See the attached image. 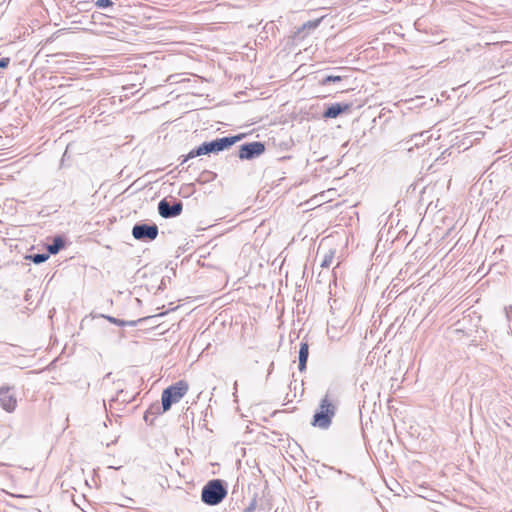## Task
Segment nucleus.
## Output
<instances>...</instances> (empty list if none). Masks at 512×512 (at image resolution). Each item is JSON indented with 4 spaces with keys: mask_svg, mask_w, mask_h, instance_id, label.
Instances as JSON below:
<instances>
[{
    "mask_svg": "<svg viewBox=\"0 0 512 512\" xmlns=\"http://www.w3.org/2000/svg\"><path fill=\"white\" fill-rule=\"evenodd\" d=\"M255 509V502H252L246 509L245 512H253Z\"/></svg>",
    "mask_w": 512,
    "mask_h": 512,
    "instance_id": "nucleus-21",
    "label": "nucleus"
},
{
    "mask_svg": "<svg viewBox=\"0 0 512 512\" xmlns=\"http://www.w3.org/2000/svg\"><path fill=\"white\" fill-rule=\"evenodd\" d=\"M227 495V488L224 482L220 479L210 480L201 492V500L209 506L218 505L223 501Z\"/></svg>",
    "mask_w": 512,
    "mask_h": 512,
    "instance_id": "nucleus-3",
    "label": "nucleus"
},
{
    "mask_svg": "<svg viewBox=\"0 0 512 512\" xmlns=\"http://www.w3.org/2000/svg\"><path fill=\"white\" fill-rule=\"evenodd\" d=\"M265 151V145L262 142L245 143L239 148V158L242 160L254 159Z\"/></svg>",
    "mask_w": 512,
    "mask_h": 512,
    "instance_id": "nucleus-6",
    "label": "nucleus"
},
{
    "mask_svg": "<svg viewBox=\"0 0 512 512\" xmlns=\"http://www.w3.org/2000/svg\"><path fill=\"white\" fill-rule=\"evenodd\" d=\"M0 405L1 407L11 413L16 409L17 399L15 394L11 392V389L8 387L0 388Z\"/></svg>",
    "mask_w": 512,
    "mask_h": 512,
    "instance_id": "nucleus-8",
    "label": "nucleus"
},
{
    "mask_svg": "<svg viewBox=\"0 0 512 512\" xmlns=\"http://www.w3.org/2000/svg\"><path fill=\"white\" fill-rule=\"evenodd\" d=\"M183 209V204L181 201H176L173 204H170L166 199L161 200L158 203V212L163 218H173L181 214Z\"/></svg>",
    "mask_w": 512,
    "mask_h": 512,
    "instance_id": "nucleus-7",
    "label": "nucleus"
},
{
    "mask_svg": "<svg viewBox=\"0 0 512 512\" xmlns=\"http://www.w3.org/2000/svg\"><path fill=\"white\" fill-rule=\"evenodd\" d=\"M104 318H106L110 323H113L115 325H118V326H136L137 325V322L136 321H124V320H121V319H118V318H115V317H112V316H103Z\"/></svg>",
    "mask_w": 512,
    "mask_h": 512,
    "instance_id": "nucleus-13",
    "label": "nucleus"
},
{
    "mask_svg": "<svg viewBox=\"0 0 512 512\" xmlns=\"http://www.w3.org/2000/svg\"><path fill=\"white\" fill-rule=\"evenodd\" d=\"M337 399L332 395L330 389L320 402L319 411L313 417L312 424L322 429H327L331 425L332 418L336 413Z\"/></svg>",
    "mask_w": 512,
    "mask_h": 512,
    "instance_id": "nucleus-2",
    "label": "nucleus"
},
{
    "mask_svg": "<svg viewBox=\"0 0 512 512\" xmlns=\"http://www.w3.org/2000/svg\"><path fill=\"white\" fill-rule=\"evenodd\" d=\"M333 258H334V252L333 251H329L328 253H326L324 255V258H323L322 262H321V267L328 268L331 265V263L333 261Z\"/></svg>",
    "mask_w": 512,
    "mask_h": 512,
    "instance_id": "nucleus-18",
    "label": "nucleus"
},
{
    "mask_svg": "<svg viewBox=\"0 0 512 512\" xmlns=\"http://www.w3.org/2000/svg\"><path fill=\"white\" fill-rule=\"evenodd\" d=\"M95 5L98 8H108V7H112L114 5V3L111 0H97L95 2Z\"/></svg>",
    "mask_w": 512,
    "mask_h": 512,
    "instance_id": "nucleus-19",
    "label": "nucleus"
},
{
    "mask_svg": "<svg viewBox=\"0 0 512 512\" xmlns=\"http://www.w3.org/2000/svg\"><path fill=\"white\" fill-rule=\"evenodd\" d=\"M9 63H10V58H8V57L1 58L0 59V68L1 69L7 68Z\"/></svg>",
    "mask_w": 512,
    "mask_h": 512,
    "instance_id": "nucleus-20",
    "label": "nucleus"
},
{
    "mask_svg": "<svg viewBox=\"0 0 512 512\" xmlns=\"http://www.w3.org/2000/svg\"><path fill=\"white\" fill-rule=\"evenodd\" d=\"M309 356V345L307 342H301L299 349V370L304 371Z\"/></svg>",
    "mask_w": 512,
    "mask_h": 512,
    "instance_id": "nucleus-11",
    "label": "nucleus"
},
{
    "mask_svg": "<svg viewBox=\"0 0 512 512\" xmlns=\"http://www.w3.org/2000/svg\"><path fill=\"white\" fill-rule=\"evenodd\" d=\"M431 135H429V131H423L421 133L413 134L409 139H407L404 143L407 146V150L411 151L414 147L423 146L429 139Z\"/></svg>",
    "mask_w": 512,
    "mask_h": 512,
    "instance_id": "nucleus-9",
    "label": "nucleus"
},
{
    "mask_svg": "<svg viewBox=\"0 0 512 512\" xmlns=\"http://www.w3.org/2000/svg\"><path fill=\"white\" fill-rule=\"evenodd\" d=\"M162 405L160 406L159 404H153L149 407V409L146 411L145 415H144V419L145 421H148V417L149 415H159V414H162Z\"/></svg>",
    "mask_w": 512,
    "mask_h": 512,
    "instance_id": "nucleus-14",
    "label": "nucleus"
},
{
    "mask_svg": "<svg viewBox=\"0 0 512 512\" xmlns=\"http://www.w3.org/2000/svg\"><path fill=\"white\" fill-rule=\"evenodd\" d=\"M64 247V240L62 237L57 236L53 239V242L48 245L47 250L49 254H57Z\"/></svg>",
    "mask_w": 512,
    "mask_h": 512,
    "instance_id": "nucleus-12",
    "label": "nucleus"
},
{
    "mask_svg": "<svg viewBox=\"0 0 512 512\" xmlns=\"http://www.w3.org/2000/svg\"><path fill=\"white\" fill-rule=\"evenodd\" d=\"M342 80V76L339 75H328L320 80L321 85H327L331 82H339Z\"/></svg>",
    "mask_w": 512,
    "mask_h": 512,
    "instance_id": "nucleus-17",
    "label": "nucleus"
},
{
    "mask_svg": "<svg viewBox=\"0 0 512 512\" xmlns=\"http://www.w3.org/2000/svg\"><path fill=\"white\" fill-rule=\"evenodd\" d=\"M49 258V254L38 253L29 256V259L35 264L44 263Z\"/></svg>",
    "mask_w": 512,
    "mask_h": 512,
    "instance_id": "nucleus-15",
    "label": "nucleus"
},
{
    "mask_svg": "<svg viewBox=\"0 0 512 512\" xmlns=\"http://www.w3.org/2000/svg\"><path fill=\"white\" fill-rule=\"evenodd\" d=\"M159 229L156 224L138 223L132 228V236L139 241H152L158 236Z\"/></svg>",
    "mask_w": 512,
    "mask_h": 512,
    "instance_id": "nucleus-5",
    "label": "nucleus"
},
{
    "mask_svg": "<svg viewBox=\"0 0 512 512\" xmlns=\"http://www.w3.org/2000/svg\"><path fill=\"white\" fill-rule=\"evenodd\" d=\"M241 139V136H230V137H223L218 138L210 142H204L200 146H198L195 149H192L183 159L182 164L188 161L189 159L201 156V155H207L210 153H218L220 151H223L225 149H228L232 145H234L236 142H238Z\"/></svg>",
    "mask_w": 512,
    "mask_h": 512,
    "instance_id": "nucleus-1",
    "label": "nucleus"
},
{
    "mask_svg": "<svg viewBox=\"0 0 512 512\" xmlns=\"http://www.w3.org/2000/svg\"><path fill=\"white\" fill-rule=\"evenodd\" d=\"M188 389L189 385L184 380H180L164 389L161 395L162 412H167L173 404L178 403L186 395Z\"/></svg>",
    "mask_w": 512,
    "mask_h": 512,
    "instance_id": "nucleus-4",
    "label": "nucleus"
},
{
    "mask_svg": "<svg viewBox=\"0 0 512 512\" xmlns=\"http://www.w3.org/2000/svg\"><path fill=\"white\" fill-rule=\"evenodd\" d=\"M350 108H351V104H348V103H334V104H331L329 107H327V109L323 113V117L331 118V119L336 118L341 113L349 111Z\"/></svg>",
    "mask_w": 512,
    "mask_h": 512,
    "instance_id": "nucleus-10",
    "label": "nucleus"
},
{
    "mask_svg": "<svg viewBox=\"0 0 512 512\" xmlns=\"http://www.w3.org/2000/svg\"><path fill=\"white\" fill-rule=\"evenodd\" d=\"M324 17H320V18H317V19H314V20H309L307 21L306 23H304L302 25V30H305V29H308V30H312V29H316L320 22L322 21Z\"/></svg>",
    "mask_w": 512,
    "mask_h": 512,
    "instance_id": "nucleus-16",
    "label": "nucleus"
}]
</instances>
